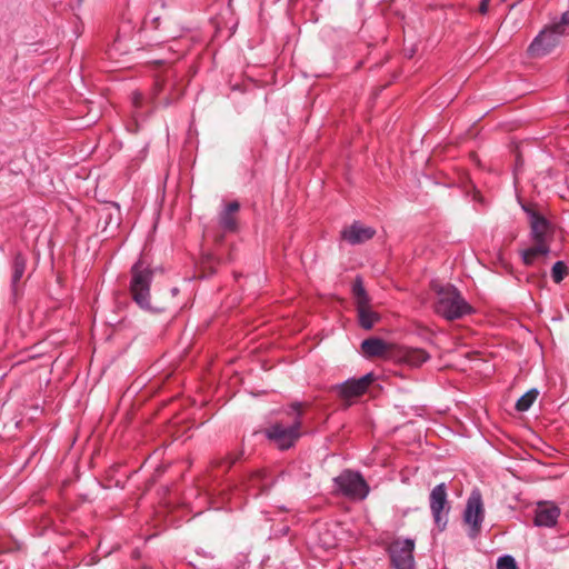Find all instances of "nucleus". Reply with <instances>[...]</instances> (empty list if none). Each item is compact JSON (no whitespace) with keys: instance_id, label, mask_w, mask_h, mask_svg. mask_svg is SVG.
<instances>
[{"instance_id":"4","label":"nucleus","mask_w":569,"mask_h":569,"mask_svg":"<svg viewBox=\"0 0 569 569\" xmlns=\"http://www.w3.org/2000/svg\"><path fill=\"white\" fill-rule=\"evenodd\" d=\"M152 272L139 261L132 267L131 293L134 301L144 309L150 308L149 287Z\"/></svg>"},{"instance_id":"14","label":"nucleus","mask_w":569,"mask_h":569,"mask_svg":"<svg viewBox=\"0 0 569 569\" xmlns=\"http://www.w3.org/2000/svg\"><path fill=\"white\" fill-rule=\"evenodd\" d=\"M531 228V238L533 241H549L551 238V226L540 214L535 211H528Z\"/></svg>"},{"instance_id":"21","label":"nucleus","mask_w":569,"mask_h":569,"mask_svg":"<svg viewBox=\"0 0 569 569\" xmlns=\"http://www.w3.org/2000/svg\"><path fill=\"white\" fill-rule=\"evenodd\" d=\"M220 223L224 229L233 230L236 227L233 214L228 211H223L220 216Z\"/></svg>"},{"instance_id":"11","label":"nucleus","mask_w":569,"mask_h":569,"mask_svg":"<svg viewBox=\"0 0 569 569\" xmlns=\"http://www.w3.org/2000/svg\"><path fill=\"white\" fill-rule=\"evenodd\" d=\"M396 347L380 338H369L361 342V350L368 358L379 357L391 360Z\"/></svg>"},{"instance_id":"23","label":"nucleus","mask_w":569,"mask_h":569,"mask_svg":"<svg viewBox=\"0 0 569 569\" xmlns=\"http://www.w3.org/2000/svg\"><path fill=\"white\" fill-rule=\"evenodd\" d=\"M551 24L557 29H561L562 33L567 34V28L569 26V9L561 14L559 21H555Z\"/></svg>"},{"instance_id":"9","label":"nucleus","mask_w":569,"mask_h":569,"mask_svg":"<svg viewBox=\"0 0 569 569\" xmlns=\"http://www.w3.org/2000/svg\"><path fill=\"white\" fill-rule=\"evenodd\" d=\"M429 501L436 525L440 529H443L447 523V516L442 513L447 505V490L445 483H440L431 490Z\"/></svg>"},{"instance_id":"3","label":"nucleus","mask_w":569,"mask_h":569,"mask_svg":"<svg viewBox=\"0 0 569 569\" xmlns=\"http://www.w3.org/2000/svg\"><path fill=\"white\" fill-rule=\"evenodd\" d=\"M352 293L358 312L359 325L361 328L369 330L380 320V316L372 309L370 305V297L363 287L361 278H357L353 282Z\"/></svg>"},{"instance_id":"13","label":"nucleus","mask_w":569,"mask_h":569,"mask_svg":"<svg viewBox=\"0 0 569 569\" xmlns=\"http://www.w3.org/2000/svg\"><path fill=\"white\" fill-rule=\"evenodd\" d=\"M560 509L550 502L538 503L535 525L538 527H553L557 523Z\"/></svg>"},{"instance_id":"12","label":"nucleus","mask_w":569,"mask_h":569,"mask_svg":"<svg viewBox=\"0 0 569 569\" xmlns=\"http://www.w3.org/2000/svg\"><path fill=\"white\" fill-rule=\"evenodd\" d=\"M373 381L372 373H368L360 379L348 380L340 386H338V390L341 397L343 398H352L362 395L369 385Z\"/></svg>"},{"instance_id":"24","label":"nucleus","mask_w":569,"mask_h":569,"mask_svg":"<svg viewBox=\"0 0 569 569\" xmlns=\"http://www.w3.org/2000/svg\"><path fill=\"white\" fill-rule=\"evenodd\" d=\"M238 210H239V203H238L237 201H232V202H230V203L226 207V209H224V211H228V212H230V213H232V214H233L234 212H237Z\"/></svg>"},{"instance_id":"8","label":"nucleus","mask_w":569,"mask_h":569,"mask_svg":"<svg viewBox=\"0 0 569 569\" xmlns=\"http://www.w3.org/2000/svg\"><path fill=\"white\" fill-rule=\"evenodd\" d=\"M415 540L396 539L389 547L391 563L395 569H413Z\"/></svg>"},{"instance_id":"17","label":"nucleus","mask_w":569,"mask_h":569,"mask_svg":"<svg viewBox=\"0 0 569 569\" xmlns=\"http://www.w3.org/2000/svg\"><path fill=\"white\" fill-rule=\"evenodd\" d=\"M27 266V259L21 253H18L14 257L13 261V272H12V279H11V286L12 291L16 295L17 293V286L20 279L22 278Z\"/></svg>"},{"instance_id":"2","label":"nucleus","mask_w":569,"mask_h":569,"mask_svg":"<svg viewBox=\"0 0 569 569\" xmlns=\"http://www.w3.org/2000/svg\"><path fill=\"white\" fill-rule=\"evenodd\" d=\"M292 409L297 412L298 417L291 425H283L277 422L266 430L267 437L272 440L280 449H288L299 439L301 421V403L296 402Z\"/></svg>"},{"instance_id":"7","label":"nucleus","mask_w":569,"mask_h":569,"mask_svg":"<svg viewBox=\"0 0 569 569\" xmlns=\"http://www.w3.org/2000/svg\"><path fill=\"white\" fill-rule=\"evenodd\" d=\"M338 489L347 497L352 499H365L369 492V487L363 478L356 472L345 471L336 479Z\"/></svg>"},{"instance_id":"6","label":"nucleus","mask_w":569,"mask_h":569,"mask_svg":"<svg viewBox=\"0 0 569 569\" xmlns=\"http://www.w3.org/2000/svg\"><path fill=\"white\" fill-rule=\"evenodd\" d=\"M483 518L485 508L481 493L478 490H473L468 498L463 512V520L469 526V536L471 538H476L479 535Z\"/></svg>"},{"instance_id":"5","label":"nucleus","mask_w":569,"mask_h":569,"mask_svg":"<svg viewBox=\"0 0 569 569\" xmlns=\"http://www.w3.org/2000/svg\"><path fill=\"white\" fill-rule=\"evenodd\" d=\"M566 36L561 29H557L551 23L546 26L539 34L533 39L528 48V52L532 57H545L549 54L559 43L560 39Z\"/></svg>"},{"instance_id":"20","label":"nucleus","mask_w":569,"mask_h":569,"mask_svg":"<svg viewBox=\"0 0 569 569\" xmlns=\"http://www.w3.org/2000/svg\"><path fill=\"white\" fill-rule=\"evenodd\" d=\"M567 273V267L562 261H557L551 270L552 279L556 283H559L563 280Z\"/></svg>"},{"instance_id":"1","label":"nucleus","mask_w":569,"mask_h":569,"mask_svg":"<svg viewBox=\"0 0 569 569\" xmlns=\"http://www.w3.org/2000/svg\"><path fill=\"white\" fill-rule=\"evenodd\" d=\"M432 290L437 296L435 311L445 319H460L471 312L470 305L453 286L435 282L432 283Z\"/></svg>"},{"instance_id":"19","label":"nucleus","mask_w":569,"mask_h":569,"mask_svg":"<svg viewBox=\"0 0 569 569\" xmlns=\"http://www.w3.org/2000/svg\"><path fill=\"white\" fill-rule=\"evenodd\" d=\"M538 390L537 389H530L529 391H527L523 396H521L517 403H516V409L518 411H527L531 406L532 403L537 400L538 398Z\"/></svg>"},{"instance_id":"25","label":"nucleus","mask_w":569,"mask_h":569,"mask_svg":"<svg viewBox=\"0 0 569 569\" xmlns=\"http://www.w3.org/2000/svg\"><path fill=\"white\" fill-rule=\"evenodd\" d=\"M490 0H481L480 2V6H479V12L485 14L488 12V3H489Z\"/></svg>"},{"instance_id":"16","label":"nucleus","mask_w":569,"mask_h":569,"mask_svg":"<svg viewBox=\"0 0 569 569\" xmlns=\"http://www.w3.org/2000/svg\"><path fill=\"white\" fill-rule=\"evenodd\" d=\"M550 252L549 241H533V244L521 252L523 263L531 266L537 259L548 256Z\"/></svg>"},{"instance_id":"10","label":"nucleus","mask_w":569,"mask_h":569,"mask_svg":"<svg viewBox=\"0 0 569 569\" xmlns=\"http://www.w3.org/2000/svg\"><path fill=\"white\" fill-rule=\"evenodd\" d=\"M430 358L429 353L420 348L396 347L391 360L406 363L409 367H419Z\"/></svg>"},{"instance_id":"22","label":"nucleus","mask_w":569,"mask_h":569,"mask_svg":"<svg viewBox=\"0 0 569 569\" xmlns=\"http://www.w3.org/2000/svg\"><path fill=\"white\" fill-rule=\"evenodd\" d=\"M497 569H518L515 559L511 556L500 557L497 561Z\"/></svg>"},{"instance_id":"18","label":"nucleus","mask_w":569,"mask_h":569,"mask_svg":"<svg viewBox=\"0 0 569 569\" xmlns=\"http://www.w3.org/2000/svg\"><path fill=\"white\" fill-rule=\"evenodd\" d=\"M270 482H267L264 480V473L261 471H258L251 476L249 479V490L252 491L251 495L257 497L261 492H263L268 487Z\"/></svg>"},{"instance_id":"15","label":"nucleus","mask_w":569,"mask_h":569,"mask_svg":"<svg viewBox=\"0 0 569 569\" xmlns=\"http://www.w3.org/2000/svg\"><path fill=\"white\" fill-rule=\"evenodd\" d=\"M375 233V229L355 222L342 231V238L351 244H358L370 240Z\"/></svg>"}]
</instances>
